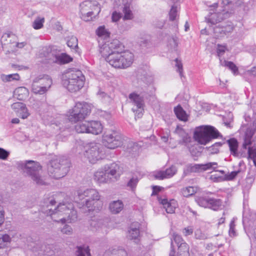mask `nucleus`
<instances>
[{"label":"nucleus","mask_w":256,"mask_h":256,"mask_svg":"<svg viewBox=\"0 0 256 256\" xmlns=\"http://www.w3.org/2000/svg\"><path fill=\"white\" fill-rule=\"evenodd\" d=\"M119 42L117 40L105 42L100 46V52L112 67L126 68L132 64L134 55L129 52H118L117 50Z\"/></svg>","instance_id":"f257e3e1"},{"label":"nucleus","mask_w":256,"mask_h":256,"mask_svg":"<svg viewBox=\"0 0 256 256\" xmlns=\"http://www.w3.org/2000/svg\"><path fill=\"white\" fill-rule=\"evenodd\" d=\"M54 222L70 223L76 218V212L71 203H60L54 210L48 208L44 212Z\"/></svg>","instance_id":"f03ea898"},{"label":"nucleus","mask_w":256,"mask_h":256,"mask_svg":"<svg viewBox=\"0 0 256 256\" xmlns=\"http://www.w3.org/2000/svg\"><path fill=\"white\" fill-rule=\"evenodd\" d=\"M84 76L82 72L76 69L67 70L63 74V84L68 91L74 92L84 85Z\"/></svg>","instance_id":"7ed1b4c3"},{"label":"nucleus","mask_w":256,"mask_h":256,"mask_svg":"<svg viewBox=\"0 0 256 256\" xmlns=\"http://www.w3.org/2000/svg\"><path fill=\"white\" fill-rule=\"evenodd\" d=\"M24 170L30 178L33 183L38 186H46L50 182L47 176H44L40 164L33 160L24 164Z\"/></svg>","instance_id":"20e7f679"},{"label":"nucleus","mask_w":256,"mask_h":256,"mask_svg":"<svg viewBox=\"0 0 256 256\" xmlns=\"http://www.w3.org/2000/svg\"><path fill=\"white\" fill-rule=\"evenodd\" d=\"M70 166V163L68 160L56 157L50 162L48 171L50 176L58 179L63 178L66 174Z\"/></svg>","instance_id":"39448f33"},{"label":"nucleus","mask_w":256,"mask_h":256,"mask_svg":"<svg viewBox=\"0 0 256 256\" xmlns=\"http://www.w3.org/2000/svg\"><path fill=\"white\" fill-rule=\"evenodd\" d=\"M78 196L80 200L88 198L86 200L85 206L88 208V211H98L102 208L103 202L100 200V196L96 189L90 188L83 192L80 191L78 192Z\"/></svg>","instance_id":"423d86ee"},{"label":"nucleus","mask_w":256,"mask_h":256,"mask_svg":"<svg viewBox=\"0 0 256 256\" xmlns=\"http://www.w3.org/2000/svg\"><path fill=\"white\" fill-rule=\"evenodd\" d=\"M91 106L84 102H78L67 113L68 120L73 123L82 121L90 114Z\"/></svg>","instance_id":"0eeeda50"},{"label":"nucleus","mask_w":256,"mask_h":256,"mask_svg":"<svg viewBox=\"0 0 256 256\" xmlns=\"http://www.w3.org/2000/svg\"><path fill=\"white\" fill-rule=\"evenodd\" d=\"M222 137L218 131L210 126H200L196 128L194 132L196 141L201 144H206L212 140Z\"/></svg>","instance_id":"6e6552de"},{"label":"nucleus","mask_w":256,"mask_h":256,"mask_svg":"<svg viewBox=\"0 0 256 256\" xmlns=\"http://www.w3.org/2000/svg\"><path fill=\"white\" fill-rule=\"evenodd\" d=\"M102 142L108 148L114 149L122 145V137L117 130H107L102 135Z\"/></svg>","instance_id":"1a4fd4ad"},{"label":"nucleus","mask_w":256,"mask_h":256,"mask_svg":"<svg viewBox=\"0 0 256 256\" xmlns=\"http://www.w3.org/2000/svg\"><path fill=\"white\" fill-rule=\"evenodd\" d=\"M80 13L81 18L88 22L92 20V18L100 12V8L96 2L86 0L82 2L80 5Z\"/></svg>","instance_id":"9d476101"},{"label":"nucleus","mask_w":256,"mask_h":256,"mask_svg":"<svg viewBox=\"0 0 256 256\" xmlns=\"http://www.w3.org/2000/svg\"><path fill=\"white\" fill-rule=\"evenodd\" d=\"M39 56L42 58V62H56L58 64H65L72 60V58L65 53L60 55L54 54L52 52H49L47 48L42 50Z\"/></svg>","instance_id":"9b49d317"},{"label":"nucleus","mask_w":256,"mask_h":256,"mask_svg":"<svg viewBox=\"0 0 256 256\" xmlns=\"http://www.w3.org/2000/svg\"><path fill=\"white\" fill-rule=\"evenodd\" d=\"M255 130L251 128H248L246 130L244 134L242 148L245 149L248 148V157L252 160L256 166V148L250 146L252 144V138Z\"/></svg>","instance_id":"f8f14e48"},{"label":"nucleus","mask_w":256,"mask_h":256,"mask_svg":"<svg viewBox=\"0 0 256 256\" xmlns=\"http://www.w3.org/2000/svg\"><path fill=\"white\" fill-rule=\"evenodd\" d=\"M130 102L134 106L132 108V111L138 118L142 114L144 107V101L142 96L136 93L133 92L129 95Z\"/></svg>","instance_id":"ddd939ff"},{"label":"nucleus","mask_w":256,"mask_h":256,"mask_svg":"<svg viewBox=\"0 0 256 256\" xmlns=\"http://www.w3.org/2000/svg\"><path fill=\"white\" fill-rule=\"evenodd\" d=\"M84 158H86L90 163H96L101 158L98 146L96 144H91L86 147L84 153Z\"/></svg>","instance_id":"4468645a"},{"label":"nucleus","mask_w":256,"mask_h":256,"mask_svg":"<svg viewBox=\"0 0 256 256\" xmlns=\"http://www.w3.org/2000/svg\"><path fill=\"white\" fill-rule=\"evenodd\" d=\"M218 164L216 162H210L204 164H188L186 166V170L190 172H200L208 170L215 169Z\"/></svg>","instance_id":"2eb2a0df"},{"label":"nucleus","mask_w":256,"mask_h":256,"mask_svg":"<svg viewBox=\"0 0 256 256\" xmlns=\"http://www.w3.org/2000/svg\"><path fill=\"white\" fill-rule=\"evenodd\" d=\"M94 180L98 184H108L112 182V178L107 174L104 168L98 170L94 174Z\"/></svg>","instance_id":"dca6fc26"},{"label":"nucleus","mask_w":256,"mask_h":256,"mask_svg":"<svg viewBox=\"0 0 256 256\" xmlns=\"http://www.w3.org/2000/svg\"><path fill=\"white\" fill-rule=\"evenodd\" d=\"M229 15L228 12L224 10L222 12L211 13L206 18V20L208 22L214 24L227 18Z\"/></svg>","instance_id":"f3484780"},{"label":"nucleus","mask_w":256,"mask_h":256,"mask_svg":"<svg viewBox=\"0 0 256 256\" xmlns=\"http://www.w3.org/2000/svg\"><path fill=\"white\" fill-rule=\"evenodd\" d=\"M107 174L112 178V182L116 180L120 176V166L116 163H112L104 167Z\"/></svg>","instance_id":"a211bd4d"},{"label":"nucleus","mask_w":256,"mask_h":256,"mask_svg":"<svg viewBox=\"0 0 256 256\" xmlns=\"http://www.w3.org/2000/svg\"><path fill=\"white\" fill-rule=\"evenodd\" d=\"M177 169L174 166H172L166 170L159 171L157 172L154 177L156 179L163 180L168 178L174 176L176 172Z\"/></svg>","instance_id":"6ab92c4d"},{"label":"nucleus","mask_w":256,"mask_h":256,"mask_svg":"<svg viewBox=\"0 0 256 256\" xmlns=\"http://www.w3.org/2000/svg\"><path fill=\"white\" fill-rule=\"evenodd\" d=\"M33 82L48 87V89L52 84V78L48 75H40L34 79Z\"/></svg>","instance_id":"aec40b11"},{"label":"nucleus","mask_w":256,"mask_h":256,"mask_svg":"<svg viewBox=\"0 0 256 256\" xmlns=\"http://www.w3.org/2000/svg\"><path fill=\"white\" fill-rule=\"evenodd\" d=\"M124 204L120 200H116L111 202L108 206L110 212L112 214L120 213L124 208Z\"/></svg>","instance_id":"412c9836"},{"label":"nucleus","mask_w":256,"mask_h":256,"mask_svg":"<svg viewBox=\"0 0 256 256\" xmlns=\"http://www.w3.org/2000/svg\"><path fill=\"white\" fill-rule=\"evenodd\" d=\"M160 202L163 205L168 213L173 214L174 212L175 209L177 206L176 202L174 200H172L168 202L166 199H162L160 200Z\"/></svg>","instance_id":"4be33fe9"},{"label":"nucleus","mask_w":256,"mask_h":256,"mask_svg":"<svg viewBox=\"0 0 256 256\" xmlns=\"http://www.w3.org/2000/svg\"><path fill=\"white\" fill-rule=\"evenodd\" d=\"M89 129V133L97 135L102 132L103 126L100 122L92 120L90 122Z\"/></svg>","instance_id":"5701e85b"},{"label":"nucleus","mask_w":256,"mask_h":256,"mask_svg":"<svg viewBox=\"0 0 256 256\" xmlns=\"http://www.w3.org/2000/svg\"><path fill=\"white\" fill-rule=\"evenodd\" d=\"M29 115L30 113L26 104L22 102H17V116L22 119H25Z\"/></svg>","instance_id":"b1692460"},{"label":"nucleus","mask_w":256,"mask_h":256,"mask_svg":"<svg viewBox=\"0 0 256 256\" xmlns=\"http://www.w3.org/2000/svg\"><path fill=\"white\" fill-rule=\"evenodd\" d=\"M227 143L228 144L231 154L234 156H238V142L237 140L234 138H232L228 140Z\"/></svg>","instance_id":"393cba45"},{"label":"nucleus","mask_w":256,"mask_h":256,"mask_svg":"<svg viewBox=\"0 0 256 256\" xmlns=\"http://www.w3.org/2000/svg\"><path fill=\"white\" fill-rule=\"evenodd\" d=\"M90 122L83 121L75 126L76 130L78 133H89Z\"/></svg>","instance_id":"a878e982"},{"label":"nucleus","mask_w":256,"mask_h":256,"mask_svg":"<svg viewBox=\"0 0 256 256\" xmlns=\"http://www.w3.org/2000/svg\"><path fill=\"white\" fill-rule=\"evenodd\" d=\"M104 256H128V254L124 250L110 248L105 252Z\"/></svg>","instance_id":"bb28decb"},{"label":"nucleus","mask_w":256,"mask_h":256,"mask_svg":"<svg viewBox=\"0 0 256 256\" xmlns=\"http://www.w3.org/2000/svg\"><path fill=\"white\" fill-rule=\"evenodd\" d=\"M96 35L101 40H106L110 37V32L104 26H100L96 31Z\"/></svg>","instance_id":"cd10ccee"},{"label":"nucleus","mask_w":256,"mask_h":256,"mask_svg":"<svg viewBox=\"0 0 256 256\" xmlns=\"http://www.w3.org/2000/svg\"><path fill=\"white\" fill-rule=\"evenodd\" d=\"M48 90V87L41 86L40 84H36L32 82V90L34 93L38 94H43L46 92Z\"/></svg>","instance_id":"c85d7f7f"},{"label":"nucleus","mask_w":256,"mask_h":256,"mask_svg":"<svg viewBox=\"0 0 256 256\" xmlns=\"http://www.w3.org/2000/svg\"><path fill=\"white\" fill-rule=\"evenodd\" d=\"M220 63L222 66L227 67L230 70L234 75H238V68L233 62L226 60L222 61V60H220Z\"/></svg>","instance_id":"c756f323"},{"label":"nucleus","mask_w":256,"mask_h":256,"mask_svg":"<svg viewBox=\"0 0 256 256\" xmlns=\"http://www.w3.org/2000/svg\"><path fill=\"white\" fill-rule=\"evenodd\" d=\"M29 96V91L27 88L24 86L17 88V100H24Z\"/></svg>","instance_id":"7c9ffc66"},{"label":"nucleus","mask_w":256,"mask_h":256,"mask_svg":"<svg viewBox=\"0 0 256 256\" xmlns=\"http://www.w3.org/2000/svg\"><path fill=\"white\" fill-rule=\"evenodd\" d=\"M174 112L177 118L182 121H186L188 120V116L186 112L180 106H177L174 109Z\"/></svg>","instance_id":"2f4dec72"},{"label":"nucleus","mask_w":256,"mask_h":256,"mask_svg":"<svg viewBox=\"0 0 256 256\" xmlns=\"http://www.w3.org/2000/svg\"><path fill=\"white\" fill-rule=\"evenodd\" d=\"M124 13L123 19L124 20H132L134 18V16L130 7V4H125L123 8Z\"/></svg>","instance_id":"473e14b6"},{"label":"nucleus","mask_w":256,"mask_h":256,"mask_svg":"<svg viewBox=\"0 0 256 256\" xmlns=\"http://www.w3.org/2000/svg\"><path fill=\"white\" fill-rule=\"evenodd\" d=\"M197 191V188L194 186H188L181 190V193L184 197H188L194 194Z\"/></svg>","instance_id":"72a5a7b5"},{"label":"nucleus","mask_w":256,"mask_h":256,"mask_svg":"<svg viewBox=\"0 0 256 256\" xmlns=\"http://www.w3.org/2000/svg\"><path fill=\"white\" fill-rule=\"evenodd\" d=\"M140 231L136 226L135 227L131 226L128 230V238L130 240H136L139 236Z\"/></svg>","instance_id":"f704fd0d"},{"label":"nucleus","mask_w":256,"mask_h":256,"mask_svg":"<svg viewBox=\"0 0 256 256\" xmlns=\"http://www.w3.org/2000/svg\"><path fill=\"white\" fill-rule=\"evenodd\" d=\"M178 40L176 37H172L169 39L168 47L172 51H176L178 46Z\"/></svg>","instance_id":"c9c22d12"},{"label":"nucleus","mask_w":256,"mask_h":256,"mask_svg":"<svg viewBox=\"0 0 256 256\" xmlns=\"http://www.w3.org/2000/svg\"><path fill=\"white\" fill-rule=\"evenodd\" d=\"M77 256H90V249L88 246H82L78 247L76 251Z\"/></svg>","instance_id":"e433bc0d"},{"label":"nucleus","mask_w":256,"mask_h":256,"mask_svg":"<svg viewBox=\"0 0 256 256\" xmlns=\"http://www.w3.org/2000/svg\"><path fill=\"white\" fill-rule=\"evenodd\" d=\"M44 22V18L38 17L32 23V27L35 30H39L42 28Z\"/></svg>","instance_id":"4c0bfd02"},{"label":"nucleus","mask_w":256,"mask_h":256,"mask_svg":"<svg viewBox=\"0 0 256 256\" xmlns=\"http://www.w3.org/2000/svg\"><path fill=\"white\" fill-rule=\"evenodd\" d=\"M221 206V202L219 200L209 199V204L208 208L214 210H218Z\"/></svg>","instance_id":"58836bf2"},{"label":"nucleus","mask_w":256,"mask_h":256,"mask_svg":"<svg viewBox=\"0 0 256 256\" xmlns=\"http://www.w3.org/2000/svg\"><path fill=\"white\" fill-rule=\"evenodd\" d=\"M0 78L2 82H10L12 80H16V74H2L0 75Z\"/></svg>","instance_id":"ea45409f"},{"label":"nucleus","mask_w":256,"mask_h":256,"mask_svg":"<svg viewBox=\"0 0 256 256\" xmlns=\"http://www.w3.org/2000/svg\"><path fill=\"white\" fill-rule=\"evenodd\" d=\"M98 97L104 102H109L110 100V96L104 92L100 90L97 94Z\"/></svg>","instance_id":"a19ab883"},{"label":"nucleus","mask_w":256,"mask_h":256,"mask_svg":"<svg viewBox=\"0 0 256 256\" xmlns=\"http://www.w3.org/2000/svg\"><path fill=\"white\" fill-rule=\"evenodd\" d=\"M198 204L200 206L208 208L209 204V199L204 197H199L196 199Z\"/></svg>","instance_id":"79ce46f5"},{"label":"nucleus","mask_w":256,"mask_h":256,"mask_svg":"<svg viewBox=\"0 0 256 256\" xmlns=\"http://www.w3.org/2000/svg\"><path fill=\"white\" fill-rule=\"evenodd\" d=\"M222 146V143L216 142L211 146L208 148V151L212 154H217L219 152V148Z\"/></svg>","instance_id":"37998d69"},{"label":"nucleus","mask_w":256,"mask_h":256,"mask_svg":"<svg viewBox=\"0 0 256 256\" xmlns=\"http://www.w3.org/2000/svg\"><path fill=\"white\" fill-rule=\"evenodd\" d=\"M226 50H228L226 45L218 44L216 52L218 56L220 57V60H221L220 57L222 56Z\"/></svg>","instance_id":"c03bdc74"},{"label":"nucleus","mask_w":256,"mask_h":256,"mask_svg":"<svg viewBox=\"0 0 256 256\" xmlns=\"http://www.w3.org/2000/svg\"><path fill=\"white\" fill-rule=\"evenodd\" d=\"M67 44L68 46L72 48H78V42L77 38L76 37L72 36L68 41Z\"/></svg>","instance_id":"a18cd8bd"},{"label":"nucleus","mask_w":256,"mask_h":256,"mask_svg":"<svg viewBox=\"0 0 256 256\" xmlns=\"http://www.w3.org/2000/svg\"><path fill=\"white\" fill-rule=\"evenodd\" d=\"M178 8L175 6H172L170 12V19L171 20H174L176 19L177 16Z\"/></svg>","instance_id":"49530a36"},{"label":"nucleus","mask_w":256,"mask_h":256,"mask_svg":"<svg viewBox=\"0 0 256 256\" xmlns=\"http://www.w3.org/2000/svg\"><path fill=\"white\" fill-rule=\"evenodd\" d=\"M178 250L180 252L188 253L189 247L186 242H182L178 246Z\"/></svg>","instance_id":"de8ad7c7"},{"label":"nucleus","mask_w":256,"mask_h":256,"mask_svg":"<svg viewBox=\"0 0 256 256\" xmlns=\"http://www.w3.org/2000/svg\"><path fill=\"white\" fill-rule=\"evenodd\" d=\"M194 236L196 239L204 240L207 238V236L202 232L200 230H196L194 233Z\"/></svg>","instance_id":"09e8293b"},{"label":"nucleus","mask_w":256,"mask_h":256,"mask_svg":"<svg viewBox=\"0 0 256 256\" xmlns=\"http://www.w3.org/2000/svg\"><path fill=\"white\" fill-rule=\"evenodd\" d=\"M44 205L48 208L50 206H54L56 203V198L50 197L44 199Z\"/></svg>","instance_id":"8fccbe9b"},{"label":"nucleus","mask_w":256,"mask_h":256,"mask_svg":"<svg viewBox=\"0 0 256 256\" xmlns=\"http://www.w3.org/2000/svg\"><path fill=\"white\" fill-rule=\"evenodd\" d=\"M176 66L177 68V71L179 72L180 76H182V62L178 60V58L175 60Z\"/></svg>","instance_id":"3c124183"},{"label":"nucleus","mask_w":256,"mask_h":256,"mask_svg":"<svg viewBox=\"0 0 256 256\" xmlns=\"http://www.w3.org/2000/svg\"><path fill=\"white\" fill-rule=\"evenodd\" d=\"M10 237L7 234H0V240L2 246H4V242H10Z\"/></svg>","instance_id":"603ef678"},{"label":"nucleus","mask_w":256,"mask_h":256,"mask_svg":"<svg viewBox=\"0 0 256 256\" xmlns=\"http://www.w3.org/2000/svg\"><path fill=\"white\" fill-rule=\"evenodd\" d=\"M2 197L0 194V202L2 200ZM4 215L5 213L4 208L1 206H0V228L4 222Z\"/></svg>","instance_id":"864d4df0"},{"label":"nucleus","mask_w":256,"mask_h":256,"mask_svg":"<svg viewBox=\"0 0 256 256\" xmlns=\"http://www.w3.org/2000/svg\"><path fill=\"white\" fill-rule=\"evenodd\" d=\"M172 238L176 242V243L177 244L178 246L181 243L184 242L182 238L180 235H178L176 233L173 234Z\"/></svg>","instance_id":"5fc2aeb1"},{"label":"nucleus","mask_w":256,"mask_h":256,"mask_svg":"<svg viewBox=\"0 0 256 256\" xmlns=\"http://www.w3.org/2000/svg\"><path fill=\"white\" fill-rule=\"evenodd\" d=\"M10 152L6 150L0 148V159L6 160L8 158Z\"/></svg>","instance_id":"6e6d98bb"},{"label":"nucleus","mask_w":256,"mask_h":256,"mask_svg":"<svg viewBox=\"0 0 256 256\" xmlns=\"http://www.w3.org/2000/svg\"><path fill=\"white\" fill-rule=\"evenodd\" d=\"M61 231L62 232V234H66L67 235H70L72 233V228H71V226H70L67 225V224L65 225L63 227V228L62 229Z\"/></svg>","instance_id":"4d7b16f0"},{"label":"nucleus","mask_w":256,"mask_h":256,"mask_svg":"<svg viewBox=\"0 0 256 256\" xmlns=\"http://www.w3.org/2000/svg\"><path fill=\"white\" fill-rule=\"evenodd\" d=\"M138 182V179L136 178H132L130 180V181L128 183V186L131 188H136Z\"/></svg>","instance_id":"13d9d810"},{"label":"nucleus","mask_w":256,"mask_h":256,"mask_svg":"<svg viewBox=\"0 0 256 256\" xmlns=\"http://www.w3.org/2000/svg\"><path fill=\"white\" fill-rule=\"evenodd\" d=\"M235 225L234 222L232 221L230 224L229 234L230 236H236V232L234 230Z\"/></svg>","instance_id":"bf43d9fd"},{"label":"nucleus","mask_w":256,"mask_h":256,"mask_svg":"<svg viewBox=\"0 0 256 256\" xmlns=\"http://www.w3.org/2000/svg\"><path fill=\"white\" fill-rule=\"evenodd\" d=\"M193 230V228L190 226L184 228L182 232L185 236H188L192 234Z\"/></svg>","instance_id":"052dcab7"},{"label":"nucleus","mask_w":256,"mask_h":256,"mask_svg":"<svg viewBox=\"0 0 256 256\" xmlns=\"http://www.w3.org/2000/svg\"><path fill=\"white\" fill-rule=\"evenodd\" d=\"M120 18H121V14L119 12H114L112 14V22H118Z\"/></svg>","instance_id":"680f3d73"},{"label":"nucleus","mask_w":256,"mask_h":256,"mask_svg":"<svg viewBox=\"0 0 256 256\" xmlns=\"http://www.w3.org/2000/svg\"><path fill=\"white\" fill-rule=\"evenodd\" d=\"M238 171L232 172L230 174H227L226 176V178L227 180H232L236 176V175L238 174Z\"/></svg>","instance_id":"e2e57ef3"},{"label":"nucleus","mask_w":256,"mask_h":256,"mask_svg":"<svg viewBox=\"0 0 256 256\" xmlns=\"http://www.w3.org/2000/svg\"><path fill=\"white\" fill-rule=\"evenodd\" d=\"M206 248L208 250H212L214 252H216L218 250V248L216 246H214L212 244H208L206 246Z\"/></svg>","instance_id":"0e129e2a"},{"label":"nucleus","mask_w":256,"mask_h":256,"mask_svg":"<svg viewBox=\"0 0 256 256\" xmlns=\"http://www.w3.org/2000/svg\"><path fill=\"white\" fill-rule=\"evenodd\" d=\"M210 179L213 182H219L222 179L220 176H216V174H212L210 176Z\"/></svg>","instance_id":"69168bd1"},{"label":"nucleus","mask_w":256,"mask_h":256,"mask_svg":"<svg viewBox=\"0 0 256 256\" xmlns=\"http://www.w3.org/2000/svg\"><path fill=\"white\" fill-rule=\"evenodd\" d=\"M96 222H93L91 224V225H94V226L98 227V230H99V228H103V226L102 225V222L101 221H98L96 222Z\"/></svg>","instance_id":"338daca9"},{"label":"nucleus","mask_w":256,"mask_h":256,"mask_svg":"<svg viewBox=\"0 0 256 256\" xmlns=\"http://www.w3.org/2000/svg\"><path fill=\"white\" fill-rule=\"evenodd\" d=\"M161 188L160 186H155L153 188L152 194H156L160 190Z\"/></svg>","instance_id":"774afa93"}]
</instances>
